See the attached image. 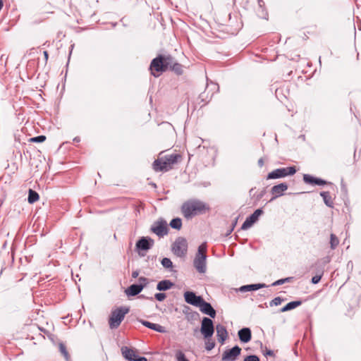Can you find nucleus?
Here are the masks:
<instances>
[{
	"label": "nucleus",
	"instance_id": "obj_33",
	"mask_svg": "<svg viewBox=\"0 0 361 361\" xmlns=\"http://www.w3.org/2000/svg\"><path fill=\"white\" fill-rule=\"evenodd\" d=\"M293 279V277H287V278H284V279H279V280L276 281L275 282H274L271 284V286H280L285 283H288V282L292 281Z\"/></svg>",
	"mask_w": 361,
	"mask_h": 361
},
{
	"label": "nucleus",
	"instance_id": "obj_35",
	"mask_svg": "<svg viewBox=\"0 0 361 361\" xmlns=\"http://www.w3.org/2000/svg\"><path fill=\"white\" fill-rule=\"evenodd\" d=\"M204 344H205V349L207 351L212 350L215 346V342L212 341L211 340V338L206 339Z\"/></svg>",
	"mask_w": 361,
	"mask_h": 361
},
{
	"label": "nucleus",
	"instance_id": "obj_37",
	"mask_svg": "<svg viewBox=\"0 0 361 361\" xmlns=\"http://www.w3.org/2000/svg\"><path fill=\"white\" fill-rule=\"evenodd\" d=\"M138 284L142 286L144 289L149 283V280L145 276H140L138 278Z\"/></svg>",
	"mask_w": 361,
	"mask_h": 361
},
{
	"label": "nucleus",
	"instance_id": "obj_39",
	"mask_svg": "<svg viewBox=\"0 0 361 361\" xmlns=\"http://www.w3.org/2000/svg\"><path fill=\"white\" fill-rule=\"evenodd\" d=\"M46 140V136L44 135H38L36 137H33L30 139V141L32 142H43Z\"/></svg>",
	"mask_w": 361,
	"mask_h": 361
},
{
	"label": "nucleus",
	"instance_id": "obj_51",
	"mask_svg": "<svg viewBox=\"0 0 361 361\" xmlns=\"http://www.w3.org/2000/svg\"><path fill=\"white\" fill-rule=\"evenodd\" d=\"M73 141L74 142H79L80 141V138L79 137H75L74 139H73Z\"/></svg>",
	"mask_w": 361,
	"mask_h": 361
},
{
	"label": "nucleus",
	"instance_id": "obj_3",
	"mask_svg": "<svg viewBox=\"0 0 361 361\" xmlns=\"http://www.w3.org/2000/svg\"><path fill=\"white\" fill-rule=\"evenodd\" d=\"M207 243H202L197 250L193 261V265L200 274H204L207 271Z\"/></svg>",
	"mask_w": 361,
	"mask_h": 361
},
{
	"label": "nucleus",
	"instance_id": "obj_7",
	"mask_svg": "<svg viewBox=\"0 0 361 361\" xmlns=\"http://www.w3.org/2000/svg\"><path fill=\"white\" fill-rule=\"evenodd\" d=\"M150 230L159 238H162L169 233L167 222L163 219H159L153 223Z\"/></svg>",
	"mask_w": 361,
	"mask_h": 361
},
{
	"label": "nucleus",
	"instance_id": "obj_53",
	"mask_svg": "<svg viewBox=\"0 0 361 361\" xmlns=\"http://www.w3.org/2000/svg\"><path fill=\"white\" fill-rule=\"evenodd\" d=\"M71 47V51H70V52H69V57H70V56H71V55L72 50H73V47H74V44H72Z\"/></svg>",
	"mask_w": 361,
	"mask_h": 361
},
{
	"label": "nucleus",
	"instance_id": "obj_20",
	"mask_svg": "<svg viewBox=\"0 0 361 361\" xmlns=\"http://www.w3.org/2000/svg\"><path fill=\"white\" fill-rule=\"evenodd\" d=\"M181 158L178 154H172L164 157V162L166 163L167 171L171 168V166L176 164Z\"/></svg>",
	"mask_w": 361,
	"mask_h": 361
},
{
	"label": "nucleus",
	"instance_id": "obj_23",
	"mask_svg": "<svg viewBox=\"0 0 361 361\" xmlns=\"http://www.w3.org/2000/svg\"><path fill=\"white\" fill-rule=\"evenodd\" d=\"M174 283L169 279H164L159 281L157 285V289L159 291H166L171 289Z\"/></svg>",
	"mask_w": 361,
	"mask_h": 361
},
{
	"label": "nucleus",
	"instance_id": "obj_44",
	"mask_svg": "<svg viewBox=\"0 0 361 361\" xmlns=\"http://www.w3.org/2000/svg\"><path fill=\"white\" fill-rule=\"evenodd\" d=\"M139 274H140L139 270H135V271H133L132 272V277H133V279H136V278H137V277H138Z\"/></svg>",
	"mask_w": 361,
	"mask_h": 361
},
{
	"label": "nucleus",
	"instance_id": "obj_2",
	"mask_svg": "<svg viewBox=\"0 0 361 361\" xmlns=\"http://www.w3.org/2000/svg\"><path fill=\"white\" fill-rule=\"evenodd\" d=\"M172 63V56L171 55H158L152 59L150 63V70L154 77H158L159 74H155L154 71L162 73L166 71Z\"/></svg>",
	"mask_w": 361,
	"mask_h": 361
},
{
	"label": "nucleus",
	"instance_id": "obj_18",
	"mask_svg": "<svg viewBox=\"0 0 361 361\" xmlns=\"http://www.w3.org/2000/svg\"><path fill=\"white\" fill-rule=\"evenodd\" d=\"M216 336L219 342L224 344L228 337V332L226 327L221 324H217L216 326Z\"/></svg>",
	"mask_w": 361,
	"mask_h": 361
},
{
	"label": "nucleus",
	"instance_id": "obj_11",
	"mask_svg": "<svg viewBox=\"0 0 361 361\" xmlns=\"http://www.w3.org/2000/svg\"><path fill=\"white\" fill-rule=\"evenodd\" d=\"M154 241L150 237H141L136 243L135 247L137 250L147 251L152 247Z\"/></svg>",
	"mask_w": 361,
	"mask_h": 361
},
{
	"label": "nucleus",
	"instance_id": "obj_10",
	"mask_svg": "<svg viewBox=\"0 0 361 361\" xmlns=\"http://www.w3.org/2000/svg\"><path fill=\"white\" fill-rule=\"evenodd\" d=\"M262 208L256 209L251 215L246 218L243 222L241 229L247 230L258 221L259 217L263 214Z\"/></svg>",
	"mask_w": 361,
	"mask_h": 361
},
{
	"label": "nucleus",
	"instance_id": "obj_1",
	"mask_svg": "<svg viewBox=\"0 0 361 361\" xmlns=\"http://www.w3.org/2000/svg\"><path fill=\"white\" fill-rule=\"evenodd\" d=\"M209 206L197 199H190L183 203L180 210L186 219H191L195 216L204 214L209 212Z\"/></svg>",
	"mask_w": 361,
	"mask_h": 361
},
{
	"label": "nucleus",
	"instance_id": "obj_40",
	"mask_svg": "<svg viewBox=\"0 0 361 361\" xmlns=\"http://www.w3.org/2000/svg\"><path fill=\"white\" fill-rule=\"evenodd\" d=\"M166 298V295L164 293H157L154 295V298L159 302L164 301Z\"/></svg>",
	"mask_w": 361,
	"mask_h": 361
},
{
	"label": "nucleus",
	"instance_id": "obj_16",
	"mask_svg": "<svg viewBox=\"0 0 361 361\" xmlns=\"http://www.w3.org/2000/svg\"><path fill=\"white\" fill-rule=\"evenodd\" d=\"M303 180L305 183L311 184V185H324L327 183V182L322 178L314 177L309 174L303 175Z\"/></svg>",
	"mask_w": 361,
	"mask_h": 361
},
{
	"label": "nucleus",
	"instance_id": "obj_47",
	"mask_svg": "<svg viewBox=\"0 0 361 361\" xmlns=\"http://www.w3.org/2000/svg\"><path fill=\"white\" fill-rule=\"evenodd\" d=\"M139 298H145L150 300H153L154 298L152 297H146L145 295H140Z\"/></svg>",
	"mask_w": 361,
	"mask_h": 361
},
{
	"label": "nucleus",
	"instance_id": "obj_21",
	"mask_svg": "<svg viewBox=\"0 0 361 361\" xmlns=\"http://www.w3.org/2000/svg\"><path fill=\"white\" fill-rule=\"evenodd\" d=\"M143 290V286L137 283H134L128 287L125 293L128 296H135L140 294Z\"/></svg>",
	"mask_w": 361,
	"mask_h": 361
},
{
	"label": "nucleus",
	"instance_id": "obj_8",
	"mask_svg": "<svg viewBox=\"0 0 361 361\" xmlns=\"http://www.w3.org/2000/svg\"><path fill=\"white\" fill-rule=\"evenodd\" d=\"M200 331L205 339L210 338L214 331L212 320L208 317H203L201 324Z\"/></svg>",
	"mask_w": 361,
	"mask_h": 361
},
{
	"label": "nucleus",
	"instance_id": "obj_9",
	"mask_svg": "<svg viewBox=\"0 0 361 361\" xmlns=\"http://www.w3.org/2000/svg\"><path fill=\"white\" fill-rule=\"evenodd\" d=\"M241 348L235 345L231 349L226 350L221 357V361H235L241 353Z\"/></svg>",
	"mask_w": 361,
	"mask_h": 361
},
{
	"label": "nucleus",
	"instance_id": "obj_14",
	"mask_svg": "<svg viewBox=\"0 0 361 361\" xmlns=\"http://www.w3.org/2000/svg\"><path fill=\"white\" fill-rule=\"evenodd\" d=\"M198 307H200V310L202 313L209 315L211 318H215L216 314V310L209 302H206L203 299Z\"/></svg>",
	"mask_w": 361,
	"mask_h": 361
},
{
	"label": "nucleus",
	"instance_id": "obj_48",
	"mask_svg": "<svg viewBox=\"0 0 361 361\" xmlns=\"http://www.w3.org/2000/svg\"><path fill=\"white\" fill-rule=\"evenodd\" d=\"M43 54H44V56L45 61L47 62V60H48V58H49L48 51H44Z\"/></svg>",
	"mask_w": 361,
	"mask_h": 361
},
{
	"label": "nucleus",
	"instance_id": "obj_26",
	"mask_svg": "<svg viewBox=\"0 0 361 361\" xmlns=\"http://www.w3.org/2000/svg\"><path fill=\"white\" fill-rule=\"evenodd\" d=\"M153 169L156 171H167L166 163L164 160L157 159L153 163Z\"/></svg>",
	"mask_w": 361,
	"mask_h": 361
},
{
	"label": "nucleus",
	"instance_id": "obj_42",
	"mask_svg": "<svg viewBox=\"0 0 361 361\" xmlns=\"http://www.w3.org/2000/svg\"><path fill=\"white\" fill-rule=\"evenodd\" d=\"M322 274H319V275H316V276H313V277L312 278V283L313 284H317V283H318L320 281V280H321V279H322Z\"/></svg>",
	"mask_w": 361,
	"mask_h": 361
},
{
	"label": "nucleus",
	"instance_id": "obj_27",
	"mask_svg": "<svg viewBox=\"0 0 361 361\" xmlns=\"http://www.w3.org/2000/svg\"><path fill=\"white\" fill-rule=\"evenodd\" d=\"M169 68H171L173 71H174L178 75H181L183 73V66L178 63H176L174 61V59L172 57V63L169 66Z\"/></svg>",
	"mask_w": 361,
	"mask_h": 361
},
{
	"label": "nucleus",
	"instance_id": "obj_52",
	"mask_svg": "<svg viewBox=\"0 0 361 361\" xmlns=\"http://www.w3.org/2000/svg\"><path fill=\"white\" fill-rule=\"evenodd\" d=\"M4 6V1L3 0H0V11L2 9Z\"/></svg>",
	"mask_w": 361,
	"mask_h": 361
},
{
	"label": "nucleus",
	"instance_id": "obj_4",
	"mask_svg": "<svg viewBox=\"0 0 361 361\" xmlns=\"http://www.w3.org/2000/svg\"><path fill=\"white\" fill-rule=\"evenodd\" d=\"M128 312L129 308L127 307H120L113 310L109 319V327L111 329H117Z\"/></svg>",
	"mask_w": 361,
	"mask_h": 361
},
{
	"label": "nucleus",
	"instance_id": "obj_12",
	"mask_svg": "<svg viewBox=\"0 0 361 361\" xmlns=\"http://www.w3.org/2000/svg\"><path fill=\"white\" fill-rule=\"evenodd\" d=\"M184 299L185 301L193 306L199 307L200 303L202 302L203 298L200 295H197L192 291H186L184 293Z\"/></svg>",
	"mask_w": 361,
	"mask_h": 361
},
{
	"label": "nucleus",
	"instance_id": "obj_13",
	"mask_svg": "<svg viewBox=\"0 0 361 361\" xmlns=\"http://www.w3.org/2000/svg\"><path fill=\"white\" fill-rule=\"evenodd\" d=\"M288 184L286 183H281L278 185H274L271 189V193L273 195L270 201H273L277 197L283 195L284 192L288 190Z\"/></svg>",
	"mask_w": 361,
	"mask_h": 361
},
{
	"label": "nucleus",
	"instance_id": "obj_29",
	"mask_svg": "<svg viewBox=\"0 0 361 361\" xmlns=\"http://www.w3.org/2000/svg\"><path fill=\"white\" fill-rule=\"evenodd\" d=\"M259 9L257 10L258 16L262 18H266L267 13L264 9V2L262 0L258 1Z\"/></svg>",
	"mask_w": 361,
	"mask_h": 361
},
{
	"label": "nucleus",
	"instance_id": "obj_30",
	"mask_svg": "<svg viewBox=\"0 0 361 361\" xmlns=\"http://www.w3.org/2000/svg\"><path fill=\"white\" fill-rule=\"evenodd\" d=\"M169 225L174 229L180 230L182 227V221L178 217L174 218L171 221Z\"/></svg>",
	"mask_w": 361,
	"mask_h": 361
},
{
	"label": "nucleus",
	"instance_id": "obj_34",
	"mask_svg": "<svg viewBox=\"0 0 361 361\" xmlns=\"http://www.w3.org/2000/svg\"><path fill=\"white\" fill-rule=\"evenodd\" d=\"M161 264L166 269H170L173 267V262L168 257H164L161 261Z\"/></svg>",
	"mask_w": 361,
	"mask_h": 361
},
{
	"label": "nucleus",
	"instance_id": "obj_17",
	"mask_svg": "<svg viewBox=\"0 0 361 361\" xmlns=\"http://www.w3.org/2000/svg\"><path fill=\"white\" fill-rule=\"evenodd\" d=\"M238 337L242 343H248L252 338V332L250 328L244 327L238 331Z\"/></svg>",
	"mask_w": 361,
	"mask_h": 361
},
{
	"label": "nucleus",
	"instance_id": "obj_24",
	"mask_svg": "<svg viewBox=\"0 0 361 361\" xmlns=\"http://www.w3.org/2000/svg\"><path fill=\"white\" fill-rule=\"evenodd\" d=\"M302 303V300L291 301V302H288V304H286L284 307H283L280 310V312H284L292 310L299 307L300 305H301Z\"/></svg>",
	"mask_w": 361,
	"mask_h": 361
},
{
	"label": "nucleus",
	"instance_id": "obj_36",
	"mask_svg": "<svg viewBox=\"0 0 361 361\" xmlns=\"http://www.w3.org/2000/svg\"><path fill=\"white\" fill-rule=\"evenodd\" d=\"M284 300L283 298H281V297H276L275 298H274L271 301H270L269 302V305L271 307H273V306H278L279 305L281 304V302Z\"/></svg>",
	"mask_w": 361,
	"mask_h": 361
},
{
	"label": "nucleus",
	"instance_id": "obj_49",
	"mask_svg": "<svg viewBox=\"0 0 361 361\" xmlns=\"http://www.w3.org/2000/svg\"><path fill=\"white\" fill-rule=\"evenodd\" d=\"M258 165H259L260 167H262V166H264V160H263V159H262V158H261V159H259L258 160Z\"/></svg>",
	"mask_w": 361,
	"mask_h": 361
},
{
	"label": "nucleus",
	"instance_id": "obj_22",
	"mask_svg": "<svg viewBox=\"0 0 361 361\" xmlns=\"http://www.w3.org/2000/svg\"><path fill=\"white\" fill-rule=\"evenodd\" d=\"M267 286L264 283H255V284H249V285H245L242 286L239 288V291L244 293L247 291H253V290H257L260 288H264Z\"/></svg>",
	"mask_w": 361,
	"mask_h": 361
},
{
	"label": "nucleus",
	"instance_id": "obj_19",
	"mask_svg": "<svg viewBox=\"0 0 361 361\" xmlns=\"http://www.w3.org/2000/svg\"><path fill=\"white\" fill-rule=\"evenodd\" d=\"M139 322L145 327L152 329L157 332H159V333H165L166 332L165 327L160 324L152 323L148 321L142 320V319L139 320Z\"/></svg>",
	"mask_w": 361,
	"mask_h": 361
},
{
	"label": "nucleus",
	"instance_id": "obj_5",
	"mask_svg": "<svg viewBox=\"0 0 361 361\" xmlns=\"http://www.w3.org/2000/svg\"><path fill=\"white\" fill-rule=\"evenodd\" d=\"M173 253L178 257H184L188 252V243L185 238L178 237L171 245Z\"/></svg>",
	"mask_w": 361,
	"mask_h": 361
},
{
	"label": "nucleus",
	"instance_id": "obj_32",
	"mask_svg": "<svg viewBox=\"0 0 361 361\" xmlns=\"http://www.w3.org/2000/svg\"><path fill=\"white\" fill-rule=\"evenodd\" d=\"M339 244V240L338 238V237L334 234V233H331L330 235V247H331V250H335L337 246Z\"/></svg>",
	"mask_w": 361,
	"mask_h": 361
},
{
	"label": "nucleus",
	"instance_id": "obj_15",
	"mask_svg": "<svg viewBox=\"0 0 361 361\" xmlns=\"http://www.w3.org/2000/svg\"><path fill=\"white\" fill-rule=\"evenodd\" d=\"M121 351L123 357L128 361H134L137 357L135 350L128 346H122Z\"/></svg>",
	"mask_w": 361,
	"mask_h": 361
},
{
	"label": "nucleus",
	"instance_id": "obj_50",
	"mask_svg": "<svg viewBox=\"0 0 361 361\" xmlns=\"http://www.w3.org/2000/svg\"><path fill=\"white\" fill-rule=\"evenodd\" d=\"M199 316L198 313L197 312H192V314H191V317L193 318V317H196Z\"/></svg>",
	"mask_w": 361,
	"mask_h": 361
},
{
	"label": "nucleus",
	"instance_id": "obj_46",
	"mask_svg": "<svg viewBox=\"0 0 361 361\" xmlns=\"http://www.w3.org/2000/svg\"><path fill=\"white\" fill-rule=\"evenodd\" d=\"M266 191L265 190H263L258 195H257V199L258 200H260L261 198H262V197L264 195Z\"/></svg>",
	"mask_w": 361,
	"mask_h": 361
},
{
	"label": "nucleus",
	"instance_id": "obj_31",
	"mask_svg": "<svg viewBox=\"0 0 361 361\" xmlns=\"http://www.w3.org/2000/svg\"><path fill=\"white\" fill-rule=\"evenodd\" d=\"M60 353L63 355L66 361H70V355L66 349V345L63 343H60L59 345Z\"/></svg>",
	"mask_w": 361,
	"mask_h": 361
},
{
	"label": "nucleus",
	"instance_id": "obj_38",
	"mask_svg": "<svg viewBox=\"0 0 361 361\" xmlns=\"http://www.w3.org/2000/svg\"><path fill=\"white\" fill-rule=\"evenodd\" d=\"M176 358L177 361H189L185 357V354L180 350H178L176 353Z\"/></svg>",
	"mask_w": 361,
	"mask_h": 361
},
{
	"label": "nucleus",
	"instance_id": "obj_43",
	"mask_svg": "<svg viewBox=\"0 0 361 361\" xmlns=\"http://www.w3.org/2000/svg\"><path fill=\"white\" fill-rule=\"evenodd\" d=\"M264 355L266 356V357H267V356L274 357L275 356V353H274V352L272 350H269V349L266 348V350L264 353Z\"/></svg>",
	"mask_w": 361,
	"mask_h": 361
},
{
	"label": "nucleus",
	"instance_id": "obj_45",
	"mask_svg": "<svg viewBox=\"0 0 361 361\" xmlns=\"http://www.w3.org/2000/svg\"><path fill=\"white\" fill-rule=\"evenodd\" d=\"M134 361H147V360L145 357H139L137 355Z\"/></svg>",
	"mask_w": 361,
	"mask_h": 361
},
{
	"label": "nucleus",
	"instance_id": "obj_41",
	"mask_svg": "<svg viewBox=\"0 0 361 361\" xmlns=\"http://www.w3.org/2000/svg\"><path fill=\"white\" fill-rule=\"evenodd\" d=\"M243 361H260L259 357L256 355H250L246 356Z\"/></svg>",
	"mask_w": 361,
	"mask_h": 361
},
{
	"label": "nucleus",
	"instance_id": "obj_6",
	"mask_svg": "<svg viewBox=\"0 0 361 361\" xmlns=\"http://www.w3.org/2000/svg\"><path fill=\"white\" fill-rule=\"evenodd\" d=\"M296 171H297L295 166L279 168L269 173L268 175L267 176V180L277 179L288 176H292L294 175L296 173Z\"/></svg>",
	"mask_w": 361,
	"mask_h": 361
},
{
	"label": "nucleus",
	"instance_id": "obj_25",
	"mask_svg": "<svg viewBox=\"0 0 361 361\" xmlns=\"http://www.w3.org/2000/svg\"><path fill=\"white\" fill-rule=\"evenodd\" d=\"M321 197H322L325 204L329 207H334V202L330 195V192L328 191H322L320 192Z\"/></svg>",
	"mask_w": 361,
	"mask_h": 361
},
{
	"label": "nucleus",
	"instance_id": "obj_28",
	"mask_svg": "<svg viewBox=\"0 0 361 361\" xmlns=\"http://www.w3.org/2000/svg\"><path fill=\"white\" fill-rule=\"evenodd\" d=\"M39 194L36 191L32 189L29 190L27 201L30 204H33L37 202L39 200Z\"/></svg>",
	"mask_w": 361,
	"mask_h": 361
}]
</instances>
